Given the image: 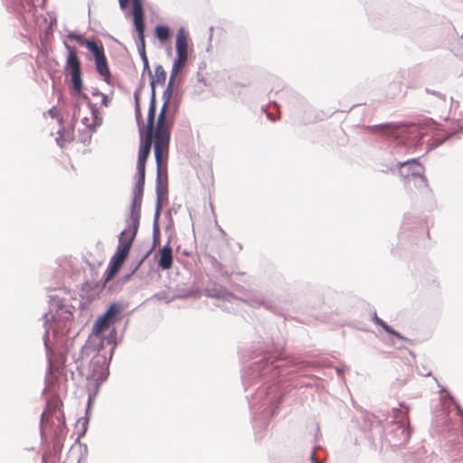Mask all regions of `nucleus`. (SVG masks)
Masks as SVG:
<instances>
[{
	"mask_svg": "<svg viewBox=\"0 0 463 463\" xmlns=\"http://www.w3.org/2000/svg\"><path fill=\"white\" fill-rule=\"evenodd\" d=\"M70 37L75 39L79 44L85 46L93 54L98 73L108 84H110V71L101 42L86 39L81 35H70Z\"/></svg>",
	"mask_w": 463,
	"mask_h": 463,
	"instance_id": "nucleus-3",
	"label": "nucleus"
},
{
	"mask_svg": "<svg viewBox=\"0 0 463 463\" xmlns=\"http://www.w3.org/2000/svg\"><path fill=\"white\" fill-rule=\"evenodd\" d=\"M137 227L133 232L123 231L119 236V244L117 248L116 253L112 256L109 261V266L105 277V282L111 280L120 269L122 264L128 258L129 250L132 246L133 240L136 236Z\"/></svg>",
	"mask_w": 463,
	"mask_h": 463,
	"instance_id": "nucleus-2",
	"label": "nucleus"
},
{
	"mask_svg": "<svg viewBox=\"0 0 463 463\" xmlns=\"http://www.w3.org/2000/svg\"><path fill=\"white\" fill-rule=\"evenodd\" d=\"M133 5V21L135 28L138 33L139 45L138 50L144 60L146 61V43H145V18L142 0H132Z\"/></svg>",
	"mask_w": 463,
	"mask_h": 463,
	"instance_id": "nucleus-6",
	"label": "nucleus"
},
{
	"mask_svg": "<svg viewBox=\"0 0 463 463\" xmlns=\"http://www.w3.org/2000/svg\"><path fill=\"white\" fill-rule=\"evenodd\" d=\"M101 104L105 107H108L109 102H110V99H109V97L105 94H101Z\"/></svg>",
	"mask_w": 463,
	"mask_h": 463,
	"instance_id": "nucleus-17",
	"label": "nucleus"
},
{
	"mask_svg": "<svg viewBox=\"0 0 463 463\" xmlns=\"http://www.w3.org/2000/svg\"><path fill=\"white\" fill-rule=\"evenodd\" d=\"M135 114L142 139L137 164L138 180L136 189L138 194H142L145 183L146 161L150 154L152 144H154L157 171L160 172L162 167L166 165L172 121L165 116L167 102H165L155 123L156 108L155 98L153 97L148 109L147 123L145 125L142 119L138 95H135Z\"/></svg>",
	"mask_w": 463,
	"mask_h": 463,
	"instance_id": "nucleus-1",
	"label": "nucleus"
},
{
	"mask_svg": "<svg viewBox=\"0 0 463 463\" xmlns=\"http://www.w3.org/2000/svg\"><path fill=\"white\" fill-rule=\"evenodd\" d=\"M404 166H408L409 170L411 171V173L407 174L402 173L404 177H409L410 175L413 177H419L421 184L425 187L428 186L427 179L423 175V166L416 159L408 160L399 164L400 168Z\"/></svg>",
	"mask_w": 463,
	"mask_h": 463,
	"instance_id": "nucleus-10",
	"label": "nucleus"
},
{
	"mask_svg": "<svg viewBox=\"0 0 463 463\" xmlns=\"http://www.w3.org/2000/svg\"><path fill=\"white\" fill-rule=\"evenodd\" d=\"M60 138L66 142L72 141L74 138L73 130H63L60 133Z\"/></svg>",
	"mask_w": 463,
	"mask_h": 463,
	"instance_id": "nucleus-16",
	"label": "nucleus"
},
{
	"mask_svg": "<svg viewBox=\"0 0 463 463\" xmlns=\"http://www.w3.org/2000/svg\"><path fill=\"white\" fill-rule=\"evenodd\" d=\"M155 33L156 38L164 43L170 38V31L169 28L165 25H158L156 27Z\"/></svg>",
	"mask_w": 463,
	"mask_h": 463,
	"instance_id": "nucleus-13",
	"label": "nucleus"
},
{
	"mask_svg": "<svg viewBox=\"0 0 463 463\" xmlns=\"http://www.w3.org/2000/svg\"><path fill=\"white\" fill-rule=\"evenodd\" d=\"M140 203H141V198L139 195H137V194H136L134 201H133V208H135L137 205H138V207H139Z\"/></svg>",
	"mask_w": 463,
	"mask_h": 463,
	"instance_id": "nucleus-18",
	"label": "nucleus"
},
{
	"mask_svg": "<svg viewBox=\"0 0 463 463\" xmlns=\"http://www.w3.org/2000/svg\"><path fill=\"white\" fill-rule=\"evenodd\" d=\"M369 129L373 133H381L394 139H400L403 144H407L408 136L412 134L416 128L413 126L385 124L370 127Z\"/></svg>",
	"mask_w": 463,
	"mask_h": 463,
	"instance_id": "nucleus-4",
	"label": "nucleus"
},
{
	"mask_svg": "<svg viewBox=\"0 0 463 463\" xmlns=\"http://www.w3.org/2000/svg\"><path fill=\"white\" fill-rule=\"evenodd\" d=\"M373 321L375 324L381 326L388 334L392 335L397 338L408 341L407 338H405L400 333L392 329L390 326H388L383 319L379 318L377 316L374 317Z\"/></svg>",
	"mask_w": 463,
	"mask_h": 463,
	"instance_id": "nucleus-12",
	"label": "nucleus"
},
{
	"mask_svg": "<svg viewBox=\"0 0 463 463\" xmlns=\"http://www.w3.org/2000/svg\"><path fill=\"white\" fill-rule=\"evenodd\" d=\"M67 48L69 52L66 62V70L71 75L72 91L75 94H80L83 87L81 80L80 61L77 56L76 49L68 45Z\"/></svg>",
	"mask_w": 463,
	"mask_h": 463,
	"instance_id": "nucleus-5",
	"label": "nucleus"
},
{
	"mask_svg": "<svg viewBox=\"0 0 463 463\" xmlns=\"http://www.w3.org/2000/svg\"><path fill=\"white\" fill-rule=\"evenodd\" d=\"M122 307L118 303L111 304L105 314L101 316L94 324L92 333L99 335L109 328V326L118 320V316L121 313Z\"/></svg>",
	"mask_w": 463,
	"mask_h": 463,
	"instance_id": "nucleus-7",
	"label": "nucleus"
},
{
	"mask_svg": "<svg viewBox=\"0 0 463 463\" xmlns=\"http://www.w3.org/2000/svg\"><path fill=\"white\" fill-rule=\"evenodd\" d=\"M74 118H80L82 124L90 130H95L102 123V118L94 105L87 104L84 108H78Z\"/></svg>",
	"mask_w": 463,
	"mask_h": 463,
	"instance_id": "nucleus-8",
	"label": "nucleus"
},
{
	"mask_svg": "<svg viewBox=\"0 0 463 463\" xmlns=\"http://www.w3.org/2000/svg\"><path fill=\"white\" fill-rule=\"evenodd\" d=\"M166 80V72L164 70L163 66L158 65L155 70V80H153V85L155 83L164 84Z\"/></svg>",
	"mask_w": 463,
	"mask_h": 463,
	"instance_id": "nucleus-14",
	"label": "nucleus"
},
{
	"mask_svg": "<svg viewBox=\"0 0 463 463\" xmlns=\"http://www.w3.org/2000/svg\"><path fill=\"white\" fill-rule=\"evenodd\" d=\"M49 113L52 115V117H54L55 113L53 109H50Z\"/></svg>",
	"mask_w": 463,
	"mask_h": 463,
	"instance_id": "nucleus-20",
	"label": "nucleus"
},
{
	"mask_svg": "<svg viewBox=\"0 0 463 463\" xmlns=\"http://www.w3.org/2000/svg\"><path fill=\"white\" fill-rule=\"evenodd\" d=\"M202 175L203 181L207 185H213V173L212 167H206Z\"/></svg>",
	"mask_w": 463,
	"mask_h": 463,
	"instance_id": "nucleus-15",
	"label": "nucleus"
},
{
	"mask_svg": "<svg viewBox=\"0 0 463 463\" xmlns=\"http://www.w3.org/2000/svg\"><path fill=\"white\" fill-rule=\"evenodd\" d=\"M173 265V253L170 246L165 245L159 250L158 266L162 269H169Z\"/></svg>",
	"mask_w": 463,
	"mask_h": 463,
	"instance_id": "nucleus-11",
	"label": "nucleus"
},
{
	"mask_svg": "<svg viewBox=\"0 0 463 463\" xmlns=\"http://www.w3.org/2000/svg\"><path fill=\"white\" fill-rule=\"evenodd\" d=\"M118 2H119L120 8L126 9L127 6L128 5L129 0H118Z\"/></svg>",
	"mask_w": 463,
	"mask_h": 463,
	"instance_id": "nucleus-19",
	"label": "nucleus"
},
{
	"mask_svg": "<svg viewBox=\"0 0 463 463\" xmlns=\"http://www.w3.org/2000/svg\"><path fill=\"white\" fill-rule=\"evenodd\" d=\"M187 39L183 30L179 31L176 36V52L177 56L174 61L170 83L174 78L178 74L180 70L184 66L187 61Z\"/></svg>",
	"mask_w": 463,
	"mask_h": 463,
	"instance_id": "nucleus-9",
	"label": "nucleus"
}]
</instances>
